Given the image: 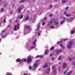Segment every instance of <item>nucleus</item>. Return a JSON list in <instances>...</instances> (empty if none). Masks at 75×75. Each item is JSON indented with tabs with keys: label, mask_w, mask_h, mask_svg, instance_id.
<instances>
[{
	"label": "nucleus",
	"mask_w": 75,
	"mask_h": 75,
	"mask_svg": "<svg viewBox=\"0 0 75 75\" xmlns=\"http://www.w3.org/2000/svg\"><path fill=\"white\" fill-rule=\"evenodd\" d=\"M39 62V60H37L36 61V63H35L34 64L33 66V67H29V68L30 69H33V70H35V69H36V68H37L38 67V63L37 62Z\"/></svg>",
	"instance_id": "obj_1"
},
{
	"label": "nucleus",
	"mask_w": 75,
	"mask_h": 75,
	"mask_svg": "<svg viewBox=\"0 0 75 75\" xmlns=\"http://www.w3.org/2000/svg\"><path fill=\"white\" fill-rule=\"evenodd\" d=\"M55 65H54L52 67V70H54L53 71L52 74H54V75L56 74V72L57 71V69H55Z\"/></svg>",
	"instance_id": "obj_2"
},
{
	"label": "nucleus",
	"mask_w": 75,
	"mask_h": 75,
	"mask_svg": "<svg viewBox=\"0 0 75 75\" xmlns=\"http://www.w3.org/2000/svg\"><path fill=\"white\" fill-rule=\"evenodd\" d=\"M35 42H36V40H35L33 42L32 45H34V46H32L31 47L30 49H34L35 48Z\"/></svg>",
	"instance_id": "obj_3"
},
{
	"label": "nucleus",
	"mask_w": 75,
	"mask_h": 75,
	"mask_svg": "<svg viewBox=\"0 0 75 75\" xmlns=\"http://www.w3.org/2000/svg\"><path fill=\"white\" fill-rule=\"evenodd\" d=\"M72 45V42H70L67 45L68 48H71Z\"/></svg>",
	"instance_id": "obj_4"
},
{
	"label": "nucleus",
	"mask_w": 75,
	"mask_h": 75,
	"mask_svg": "<svg viewBox=\"0 0 75 75\" xmlns=\"http://www.w3.org/2000/svg\"><path fill=\"white\" fill-rule=\"evenodd\" d=\"M23 6H21L18 8V9L17 11L18 13H21V10L22 9H23Z\"/></svg>",
	"instance_id": "obj_5"
},
{
	"label": "nucleus",
	"mask_w": 75,
	"mask_h": 75,
	"mask_svg": "<svg viewBox=\"0 0 75 75\" xmlns=\"http://www.w3.org/2000/svg\"><path fill=\"white\" fill-rule=\"evenodd\" d=\"M52 22H53L55 25H58V24H59V23L56 21L55 19H52Z\"/></svg>",
	"instance_id": "obj_6"
},
{
	"label": "nucleus",
	"mask_w": 75,
	"mask_h": 75,
	"mask_svg": "<svg viewBox=\"0 0 75 75\" xmlns=\"http://www.w3.org/2000/svg\"><path fill=\"white\" fill-rule=\"evenodd\" d=\"M18 28H19V24L18 23L15 26L14 30L15 31H16L17 29V30H18Z\"/></svg>",
	"instance_id": "obj_7"
},
{
	"label": "nucleus",
	"mask_w": 75,
	"mask_h": 75,
	"mask_svg": "<svg viewBox=\"0 0 75 75\" xmlns=\"http://www.w3.org/2000/svg\"><path fill=\"white\" fill-rule=\"evenodd\" d=\"M31 58L29 57H28L27 62H28V63L30 62H31Z\"/></svg>",
	"instance_id": "obj_8"
},
{
	"label": "nucleus",
	"mask_w": 75,
	"mask_h": 75,
	"mask_svg": "<svg viewBox=\"0 0 75 75\" xmlns=\"http://www.w3.org/2000/svg\"><path fill=\"white\" fill-rule=\"evenodd\" d=\"M67 64L66 63H64L63 64V68H65V67H67Z\"/></svg>",
	"instance_id": "obj_9"
},
{
	"label": "nucleus",
	"mask_w": 75,
	"mask_h": 75,
	"mask_svg": "<svg viewBox=\"0 0 75 75\" xmlns=\"http://www.w3.org/2000/svg\"><path fill=\"white\" fill-rule=\"evenodd\" d=\"M61 51H62V50H57L56 51V54H59V53H60V52H61Z\"/></svg>",
	"instance_id": "obj_10"
},
{
	"label": "nucleus",
	"mask_w": 75,
	"mask_h": 75,
	"mask_svg": "<svg viewBox=\"0 0 75 75\" xmlns=\"http://www.w3.org/2000/svg\"><path fill=\"white\" fill-rule=\"evenodd\" d=\"M47 67H48V64L47 63H45L43 68H47Z\"/></svg>",
	"instance_id": "obj_11"
},
{
	"label": "nucleus",
	"mask_w": 75,
	"mask_h": 75,
	"mask_svg": "<svg viewBox=\"0 0 75 75\" xmlns=\"http://www.w3.org/2000/svg\"><path fill=\"white\" fill-rule=\"evenodd\" d=\"M52 21H50L48 23V25H51L52 24V23H53V22H52Z\"/></svg>",
	"instance_id": "obj_12"
},
{
	"label": "nucleus",
	"mask_w": 75,
	"mask_h": 75,
	"mask_svg": "<svg viewBox=\"0 0 75 75\" xmlns=\"http://www.w3.org/2000/svg\"><path fill=\"white\" fill-rule=\"evenodd\" d=\"M25 28H27V29H29V30L31 31V28L30 27L28 26H26L25 27Z\"/></svg>",
	"instance_id": "obj_13"
},
{
	"label": "nucleus",
	"mask_w": 75,
	"mask_h": 75,
	"mask_svg": "<svg viewBox=\"0 0 75 75\" xmlns=\"http://www.w3.org/2000/svg\"><path fill=\"white\" fill-rule=\"evenodd\" d=\"M47 70L48 71H46V73L47 74H48V73L50 72V67H48L47 68Z\"/></svg>",
	"instance_id": "obj_14"
},
{
	"label": "nucleus",
	"mask_w": 75,
	"mask_h": 75,
	"mask_svg": "<svg viewBox=\"0 0 75 75\" xmlns=\"http://www.w3.org/2000/svg\"><path fill=\"white\" fill-rule=\"evenodd\" d=\"M64 14L66 15V17H70L71 16L70 14H67L66 15V12H65L64 13Z\"/></svg>",
	"instance_id": "obj_15"
},
{
	"label": "nucleus",
	"mask_w": 75,
	"mask_h": 75,
	"mask_svg": "<svg viewBox=\"0 0 75 75\" xmlns=\"http://www.w3.org/2000/svg\"><path fill=\"white\" fill-rule=\"evenodd\" d=\"M21 61L20 60V59L18 58L16 59V62H21Z\"/></svg>",
	"instance_id": "obj_16"
},
{
	"label": "nucleus",
	"mask_w": 75,
	"mask_h": 75,
	"mask_svg": "<svg viewBox=\"0 0 75 75\" xmlns=\"http://www.w3.org/2000/svg\"><path fill=\"white\" fill-rule=\"evenodd\" d=\"M36 58H42V56H41V55H40V56H38V55L36 57Z\"/></svg>",
	"instance_id": "obj_17"
},
{
	"label": "nucleus",
	"mask_w": 75,
	"mask_h": 75,
	"mask_svg": "<svg viewBox=\"0 0 75 75\" xmlns=\"http://www.w3.org/2000/svg\"><path fill=\"white\" fill-rule=\"evenodd\" d=\"M72 71H71L69 72V73H67V75H70V74H72Z\"/></svg>",
	"instance_id": "obj_18"
},
{
	"label": "nucleus",
	"mask_w": 75,
	"mask_h": 75,
	"mask_svg": "<svg viewBox=\"0 0 75 75\" xmlns=\"http://www.w3.org/2000/svg\"><path fill=\"white\" fill-rule=\"evenodd\" d=\"M68 0H62V3H66Z\"/></svg>",
	"instance_id": "obj_19"
},
{
	"label": "nucleus",
	"mask_w": 75,
	"mask_h": 75,
	"mask_svg": "<svg viewBox=\"0 0 75 75\" xmlns=\"http://www.w3.org/2000/svg\"><path fill=\"white\" fill-rule=\"evenodd\" d=\"M29 19V17H28V16H27L26 18H25V21H26V20H28Z\"/></svg>",
	"instance_id": "obj_20"
},
{
	"label": "nucleus",
	"mask_w": 75,
	"mask_h": 75,
	"mask_svg": "<svg viewBox=\"0 0 75 75\" xmlns=\"http://www.w3.org/2000/svg\"><path fill=\"white\" fill-rule=\"evenodd\" d=\"M75 30H73L71 31V34H74V33H75Z\"/></svg>",
	"instance_id": "obj_21"
},
{
	"label": "nucleus",
	"mask_w": 75,
	"mask_h": 75,
	"mask_svg": "<svg viewBox=\"0 0 75 75\" xmlns=\"http://www.w3.org/2000/svg\"><path fill=\"white\" fill-rule=\"evenodd\" d=\"M64 23V20L62 21L60 23V25H62V24H63Z\"/></svg>",
	"instance_id": "obj_22"
},
{
	"label": "nucleus",
	"mask_w": 75,
	"mask_h": 75,
	"mask_svg": "<svg viewBox=\"0 0 75 75\" xmlns=\"http://www.w3.org/2000/svg\"><path fill=\"white\" fill-rule=\"evenodd\" d=\"M61 59H62V56H60L58 58V59H59V60H61Z\"/></svg>",
	"instance_id": "obj_23"
},
{
	"label": "nucleus",
	"mask_w": 75,
	"mask_h": 75,
	"mask_svg": "<svg viewBox=\"0 0 75 75\" xmlns=\"http://www.w3.org/2000/svg\"><path fill=\"white\" fill-rule=\"evenodd\" d=\"M22 61H24V62H26L27 60L26 59H22Z\"/></svg>",
	"instance_id": "obj_24"
},
{
	"label": "nucleus",
	"mask_w": 75,
	"mask_h": 75,
	"mask_svg": "<svg viewBox=\"0 0 75 75\" xmlns=\"http://www.w3.org/2000/svg\"><path fill=\"white\" fill-rule=\"evenodd\" d=\"M6 75H12L11 74V73H9V72H8V73H6Z\"/></svg>",
	"instance_id": "obj_25"
},
{
	"label": "nucleus",
	"mask_w": 75,
	"mask_h": 75,
	"mask_svg": "<svg viewBox=\"0 0 75 75\" xmlns=\"http://www.w3.org/2000/svg\"><path fill=\"white\" fill-rule=\"evenodd\" d=\"M48 53V50H45V54H47Z\"/></svg>",
	"instance_id": "obj_26"
},
{
	"label": "nucleus",
	"mask_w": 75,
	"mask_h": 75,
	"mask_svg": "<svg viewBox=\"0 0 75 75\" xmlns=\"http://www.w3.org/2000/svg\"><path fill=\"white\" fill-rule=\"evenodd\" d=\"M26 1V0H23L21 1L20 2V3H23V2H24V1Z\"/></svg>",
	"instance_id": "obj_27"
},
{
	"label": "nucleus",
	"mask_w": 75,
	"mask_h": 75,
	"mask_svg": "<svg viewBox=\"0 0 75 75\" xmlns=\"http://www.w3.org/2000/svg\"><path fill=\"white\" fill-rule=\"evenodd\" d=\"M54 47H52L50 49V51H51V50H54Z\"/></svg>",
	"instance_id": "obj_28"
},
{
	"label": "nucleus",
	"mask_w": 75,
	"mask_h": 75,
	"mask_svg": "<svg viewBox=\"0 0 75 75\" xmlns=\"http://www.w3.org/2000/svg\"><path fill=\"white\" fill-rule=\"evenodd\" d=\"M1 12H3V11H4V9H3V8L1 9Z\"/></svg>",
	"instance_id": "obj_29"
},
{
	"label": "nucleus",
	"mask_w": 75,
	"mask_h": 75,
	"mask_svg": "<svg viewBox=\"0 0 75 75\" xmlns=\"http://www.w3.org/2000/svg\"><path fill=\"white\" fill-rule=\"evenodd\" d=\"M50 28H52V29H53L54 28V26H52L50 27Z\"/></svg>",
	"instance_id": "obj_30"
},
{
	"label": "nucleus",
	"mask_w": 75,
	"mask_h": 75,
	"mask_svg": "<svg viewBox=\"0 0 75 75\" xmlns=\"http://www.w3.org/2000/svg\"><path fill=\"white\" fill-rule=\"evenodd\" d=\"M60 46L62 47V48H64V46H63L62 45H60Z\"/></svg>",
	"instance_id": "obj_31"
},
{
	"label": "nucleus",
	"mask_w": 75,
	"mask_h": 75,
	"mask_svg": "<svg viewBox=\"0 0 75 75\" xmlns=\"http://www.w3.org/2000/svg\"><path fill=\"white\" fill-rule=\"evenodd\" d=\"M53 15L52 14H51L49 15V17H52V16Z\"/></svg>",
	"instance_id": "obj_32"
},
{
	"label": "nucleus",
	"mask_w": 75,
	"mask_h": 75,
	"mask_svg": "<svg viewBox=\"0 0 75 75\" xmlns=\"http://www.w3.org/2000/svg\"><path fill=\"white\" fill-rule=\"evenodd\" d=\"M23 16L21 15V16L20 17V18H23Z\"/></svg>",
	"instance_id": "obj_33"
},
{
	"label": "nucleus",
	"mask_w": 75,
	"mask_h": 75,
	"mask_svg": "<svg viewBox=\"0 0 75 75\" xmlns=\"http://www.w3.org/2000/svg\"><path fill=\"white\" fill-rule=\"evenodd\" d=\"M64 75H66V74H67V72H66V71H65V72H64Z\"/></svg>",
	"instance_id": "obj_34"
},
{
	"label": "nucleus",
	"mask_w": 75,
	"mask_h": 75,
	"mask_svg": "<svg viewBox=\"0 0 75 75\" xmlns=\"http://www.w3.org/2000/svg\"><path fill=\"white\" fill-rule=\"evenodd\" d=\"M67 40V39H64V40L63 41V42L65 41H66V40Z\"/></svg>",
	"instance_id": "obj_35"
},
{
	"label": "nucleus",
	"mask_w": 75,
	"mask_h": 75,
	"mask_svg": "<svg viewBox=\"0 0 75 75\" xmlns=\"http://www.w3.org/2000/svg\"><path fill=\"white\" fill-rule=\"evenodd\" d=\"M38 34L39 36H40V33H39V32H38Z\"/></svg>",
	"instance_id": "obj_36"
},
{
	"label": "nucleus",
	"mask_w": 75,
	"mask_h": 75,
	"mask_svg": "<svg viewBox=\"0 0 75 75\" xmlns=\"http://www.w3.org/2000/svg\"><path fill=\"white\" fill-rule=\"evenodd\" d=\"M24 75H28V74H27V73H24Z\"/></svg>",
	"instance_id": "obj_37"
},
{
	"label": "nucleus",
	"mask_w": 75,
	"mask_h": 75,
	"mask_svg": "<svg viewBox=\"0 0 75 75\" xmlns=\"http://www.w3.org/2000/svg\"><path fill=\"white\" fill-rule=\"evenodd\" d=\"M4 22L6 23V19L4 20Z\"/></svg>",
	"instance_id": "obj_38"
},
{
	"label": "nucleus",
	"mask_w": 75,
	"mask_h": 75,
	"mask_svg": "<svg viewBox=\"0 0 75 75\" xmlns=\"http://www.w3.org/2000/svg\"><path fill=\"white\" fill-rule=\"evenodd\" d=\"M50 8H51L52 7V5H51L50 6Z\"/></svg>",
	"instance_id": "obj_39"
},
{
	"label": "nucleus",
	"mask_w": 75,
	"mask_h": 75,
	"mask_svg": "<svg viewBox=\"0 0 75 75\" xmlns=\"http://www.w3.org/2000/svg\"><path fill=\"white\" fill-rule=\"evenodd\" d=\"M42 25H45V23H43L42 24Z\"/></svg>",
	"instance_id": "obj_40"
},
{
	"label": "nucleus",
	"mask_w": 75,
	"mask_h": 75,
	"mask_svg": "<svg viewBox=\"0 0 75 75\" xmlns=\"http://www.w3.org/2000/svg\"><path fill=\"white\" fill-rule=\"evenodd\" d=\"M52 55H53V54H50V56H52Z\"/></svg>",
	"instance_id": "obj_41"
},
{
	"label": "nucleus",
	"mask_w": 75,
	"mask_h": 75,
	"mask_svg": "<svg viewBox=\"0 0 75 75\" xmlns=\"http://www.w3.org/2000/svg\"><path fill=\"white\" fill-rule=\"evenodd\" d=\"M47 18L46 17L45 18H44V19H43V20H45Z\"/></svg>",
	"instance_id": "obj_42"
},
{
	"label": "nucleus",
	"mask_w": 75,
	"mask_h": 75,
	"mask_svg": "<svg viewBox=\"0 0 75 75\" xmlns=\"http://www.w3.org/2000/svg\"><path fill=\"white\" fill-rule=\"evenodd\" d=\"M40 28V25H38V28Z\"/></svg>",
	"instance_id": "obj_43"
},
{
	"label": "nucleus",
	"mask_w": 75,
	"mask_h": 75,
	"mask_svg": "<svg viewBox=\"0 0 75 75\" xmlns=\"http://www.w3.org/2000/svg\"><path fill=\"white\" fill-rule=\"evenodd\" d=\"M69 60H70V61L72 60V59H71V58H69Z\"/></svg>",
	"instance_id": "obj_44"
},
{
	"label": "nucleus",
	"mask_w": 75,
	"mask_h": 75,
	"mask_svg": "<svg viewBox=\"0 0 75 75\" xmlns=\"http://www.w3.org/2000/svg\"><path fill=\"white\" fill-rule=\"evenodd\" d=\"M4 6H7V4H5L4 5Z\"/></svg>",
	"instance_id": "obj_45"
},
{
	"label": "nucleus",
	"mask_w": 75,
	"mask_h": 75,
	"mask_svg": "<svg viewBox=\"0 0 75 75\" xmlns=\"http://www.w3.org/2000/svg\"><path fill=\"white\" fill-rule=\"evenodd\" d=\"M16 22H18V20H16V21H15Z\"/></svg>",
	"instance_id": "obj_46"
},
{
	"label": "nucleus",
	"mask_w": 75,
	"mask_h": 75,
	"mask_svg": "<svg viewBox=\"0 0 75 75\" xmlns=\"http://www.w3.org/2000/svg\"><path fill=\"white\" fill-rule=\"evenodd\" d=\"M52 60H54V58H53V57H52Z\"/></svg>",
	"instance_id": "obj_47"
},
{
	"label": "nucleus",
	"mask_w": 75,
	"mask_h": 75,
	"mask_svg": "<svg viewBox=\"0 0 75 75\" xmlns=\"http://www.w3.org/2000/svg\"><path fill=\"white\" fill-rule=\"evenodd\" d=\"M5 31V30H3V31H2V33H3V32H4Z\"/></svg>",
	"instance_id": "obj_48"
},
{
	"label": "nucleus",
	"mask_w": 75,
	"mask_h": 75,
	"mask_svg": "<svg viewBox=\"0 0 75 75\" xmlns=\"http://www.w3.org/2000/svg\"><path fill=\"white\" fill-rule=\"evenodd\" d=\"M60 43V42H58L57 44H59V43Z\"/></svg>",
	"instance_id": "obj_49"
},
{
	"label": "nucleus",
	"mask_w": 75,
	"mask_h": 75,
	"mask_svg": "<svg viewBox=\"0 0 75 75\" xmlns=\"http://www.w3.org/2000/svg\"><path fill=\"white\" fill-rule=\"evenodd\" d=\"M5 37H6V36H4L2 37V38H5Z\"/></svg>",
	"instance_id": "obj_50"
},
{
	"label": "nucleus",
	"mask_w": 75,
	"mask_h": 75,
	"mask_svg": "<svg viewBox=\"0 0 75 75\" xmlns=\"http://www.w3.org/2000/svg\"><path fill=\"white\" fill-rule=\"evenodd\" d=\"M68 7H67L66 8V10H67V9H68Z\"/></svg>",
	"instance_id": "obj_51"
},
{
	"label": "nucleus",
	"mask_w": 75,
	"mask_h": 75,
	"mask_svg": "<svg viewBox=\"0 0 75 75\" xmlns=\"http://www.w3.org/2000/svg\"><path fill=\"white\" fill-rule=\"evenodd\" d=\"M71 19H72V20H74V18H71Z\"/></svg>",
	"instance_id": "obj_52"
},
{
	"label": "nucleus",
	"mask_w": 75,
	"mask_h": 75,
	"mask_svg": "<svg viewBox=\"0 0 75 75\" xmlns=\"http://www.w3.org/2000/svg\"><path fill=\"white\" fill-rule=\"evenodd\" d=\"M63 19H64V20H65V19H66V18H63Z\"/></svg>",
	"instance_id": "obj_53"
},
{
	"label": "nucleus",
	"mask_w": 75,
	"mask_h": 75,
	"mask_svg": "<svg viewBox=\"0 0 75 75\" xmlns=\"http://www.w3.org/2000/svg\"><path fill=\"white\" fill-rule=\"evenodd\" d=\"M60 63H61V62H59V64H60Z\"/></svg>",
	"instance_id": "obj_54"
},
{
	"label": "nucleus",
	"mask_w": 75,
	"mask_h": 75,
	"mask_svg": "<svg viewBox=\"0 0 75 75\" xmlns=\"http://www.w3.org/2000/svg\"><path fill=\"white\" fill-rule=\"evenodd\" d=\"M1 26V25L0 24V27Z\"/></svg>",
	"instance_id": "obj_55"
},
{
	"label": "nucleus",
	"mask_w": 75,
	"mask_h": 75,
	"mask_svg": "<svg viewBox=\"0 0 75 75\" xmlns=\"http://www.w3.org/2000/svg\"><path fill=\"white\" fill-rule=\"evenodd\" d=\"M1 0H0V1H1Z\"/></svg>",
	"instance_id": "obj_56"
},
{
	"label": "nucleus",
	"mask_w": 75,
	"mask_h": 75,
	"mask_svg": "<svg viewBox=\"0 0 75 75\" xmlns=\"http://www.w3.org/2000/svg\"><path fill=\"white\" fill-rule=\"evenodd\" d=\"M74 18H75V16H74Z\"/></svg>",
	"instance_id": "obj_57"
},
{
	"label": "nucleus",
	"mask_w": 75,
	"mask_h": 75,
	"mask_svg": "<svg viewBox=\"0 0 75 75\" xmlns=\"http://www.w3.org/2000/svg\"><path fill=\"white\" fill-rule=\"evenodd\" d=\"M34 1H35V0H34Z\"/></svg>",
	"instance_id": "obj_58"
},
{
	"label": "nucleus",
	"mask_w": 75,
	"mask_h": 75,
	"mask_svg": "<svg viewBox=\"0 0 75 75\" xmlns=\"http://www.w3.org/2000/svg\"><path fill=\"white\" fill-rule=\"evenodd\" d=\"M73 1H74V0H73Z\"/></svg>",
	"instance_id": "obj_59"
}]
</instances>
